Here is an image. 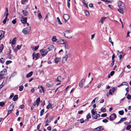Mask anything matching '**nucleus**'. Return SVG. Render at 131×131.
I'll use <instances>...</instances> for the list:
<instances>
[{
    "instance_id": "obj_1",
    "label": "nucleus",
    "mask_w": 131,
    "mask_h": 131,
    "mask_svg": "<svg viewBox=\"0 0 131 131\" xmlns=\"http://www.w3.org/2000/svg\"><path fill=\"white\" fill-rule=\"evenodd\" d=\"M64 35L65 37L67 38H72L73 36L72 31L71 30H66L65 32Z\"/></svg>"
},
{
    "instance_id": "obj_2",
    "label": "nucleus",
    "mask_w": 131,
    "mask_h": 131,
    "mask_svg": "<svg viewBox=\"0 0 131 131\" xmlns=\"http://www.w3.org/2000/svg\"><path fill=\"white\" fill-rule=\"evenodd\" d=\"M71 54L69 52L67 53L62 58V62L63 63H65L67 62V60L68 58L69 57H71Z\"/></svg>"
},
{
    "instance_id": "obj_3",
    "label": "nucleus",
    "mask_w": 131,
    "mask_h": 131,
    "mask_svg": "<svg viewBox=\"0 0 131 131\" xmlns=\"http://www.w3.org/2000/svg\"><path fill=\"white\" fill-rule=\"evenodd\" d=\"M31 28L30 27L24 28L22 31V32L24 34L27 35L30 32Z\"/></svg>"
},
{
    "instance_id": "obj_4",
    "label": "nucleus",
    "mask_w": 131,
    "mask_h": 131,
    "mask_svg": "<svg viewBox=\"0 0 131 131\" xmlns=\"http://www.w3.org/2000/svg\"><path fill=\"white\" fill-rule=\"evenodd\" d=\"M41 56H46L48 53V50L47 49H42L40 51Z\"/></svg>"
},
{
    "instance_id": "obj_5",
    "label": "nucleus",
    "mask_w": 131,
    "mask_h": 131,
    "mask_svg": "<svg viewBox=\"0 0 131 131\" xmlns=\"http://www.w3.org/2000/svg\"><path fill=\"white\" fill-rule=\"evenodd\" d=\"M118 5L120 8H125V5L124 3L120 1H118Z\"/></svg>"
},
{
    "instance_id": "obj_6",
    "label": "nucleus",
    "mask_w": 131,
    "mask_h": 131,
    "mask_svg": "<svg viewBox=\"0 0 131 131\" xmlns=\"http://www.w3.org/2000/svg\"><path fill=\"white\" fill-rule=\"evenodd\" d=\"M70 16L67 14H64L63 15V18L65 22H67V21L69 19Z\"/></svg>"
},
{
    "instance_id": "obj_7",
    "label": "nucleus",
    "mask_w": 131,
    "mask_h": 131,
    "mask_svg": "<svg viewBox=\"0 0 131 131\" xmlns=\"http://www.w3.org/2000/svg\"><path fill=\"white\" fill-rule=\"evenodd\" d=\"M117 88L113 87L112 89H110L109 90V93L110 95H112L113 93L115 92L116 91Z\"/></svg>"
},
{
    "instance_id": "obj_8",
    "label": "nucleus",
    "mask_w": 131,
    "mask_h": 131,
    "mask_svg": "<svg viewBox=\"0 0 131 131\" xmlns=\"http://www.w3.org/2000/svg\"><path fill=\"white\" fill-rule=\"evenodd\" d=\"M116 117V114L115 113L112 114L109 117L110 120L111 121H113Z\"/></svg>"
},
{
    "instance_id": "obj_9",
    "label": "nucleus",
    "mask_w": 131,
    "mask_h": 131,
    "mask_svg": "<svg viewBox=\"0 0 131 131\" xmlns=\"http://www.w3.org/2000/svg\"><path fill=\"white\" fill-rule=\"evenodd\" d=\"M53 117L54 116L53 115L50 116L49 117L47 118V119L46 122V123H50L53 118Z\"/></svg>"
},
{
    "instance_id": "obj_10",
    "label": "nucleus",
    "mask_w": 131,
    "mask_h": 131,
    "mask_svg": "<svg viewBox=\"0 0 131 131\" xmlns=\"http://www.w3.org/2000/svg\"><path fill=\"white\" fill-rule=\"evenodd\" d=\"M27 17H22V19L20 21L24 25H25L26 23L27 20Z\"/></svg>"
},
{
    "instance_id": "obj_11",
    "label": "nucleus",
    "mask_w": 131,
    "mask_h": 131,
    "mask_svg": "<svg viewBox=\"0 0 131 131\" xmlns=\"http://www.w3.org/2000/svg\"><path fill=\"white\" fill-rule=\"evenodd\" d=\"M32 57H33V59H34L35 58H36V60H37V59L40 56L39 54L38 53H37L36 54H35L34 53H33L32 54Z\"/></svg>"
},
{
    "instance_id": "obj_12",
    "label": "nucleus",
    "mask_w": 131,
    "mask_h": 131,
    "mask_svg": "<svg viewBox=\"0 0 131 131\" xmlns=\"http://www.w3.org/2000/svg\"><path fill=\"white\" fill-rule=\"evenodd\" d=\"M85 82V80L84 79H82L79 82V86L80 87H83V85L84 84Z\"/></svg>"
},
{
    "instance_id": "obj_13",
    "label": "nucleus",
    "mask_w": 131,
    "mask_h": 131,
    "mask_svg": "<svg viewBox=\"0 0 131 131\" xmlns=\"http://www.w3.org/2000/svg\"><path fill=\"white\" fill-rule=\"evenodd\" d=\"M103 127L100 126L94 129V131H100L103 130Z\"/></svg>"
},
{
    "instance_id": "obj_14",
    "label": "nucleus",
    "mask_w": 131,
    "mask_h": 131,
    "mask_svg": "<svg viewBox=\"0 0 131 131\" xmlns=\"http://www.w3.org/2000/svg\"><path fill=\"white\" fill-rule=\"evenodd\" d=\"M0 74L3 76L6 75L7 74V70L5 69H3L0 72Z\"/></svg>"
},
{
    "instance_id": "obj_15",
    "label": "nucleus",
    "mask_w": 131,
    "mask_h": 131,
    "mask_svg": "<svg viewBox=\"0 0 131 131\" xmlns=\"http://www.w3.org/2000/svg\"><path fill=\"white\" fill-rule=\"evenodd\" d=\"M54 107V104H51V103H49L46 107L47 109L53 108Z\"/></svg>"
},
{
    "instance_id": "obj_16",
    "label": "nucleus",
    "mask_w": 131,
    "mask_h": 131,
    "mask_svg": "<svg viewBox=\"0 0 131 131\" xmlns=\"http://www.w3.org/2000/svg\"><path fill=\"white\" fill-rule=\"evenodd\" d=\"M58 43L60 44H64L67 42V41L64 40L62 39H60L58 41Z\"/></svg>"
},
{
    "instance_id": "obj_17",
    "label": "nucleus",
    "mask_w": 131,
    "mask_h": 131,
    "mask_svg": "<svg viewBox=\"0 0 131 131\" xmlns=\"http://www.w3.org/2000/svg\"><path fill=\"white\" fill-rule=\"evenodd\" d=\"M38 17L39 20H41L42 19V15H41L40 12L39 10H38Z\"/></svg>"
},
{
    "instance_id": "obj_18",
    "label": "nucleus",
    "mask_w": 131,
    "mask_h": 131,
    "mask_svg": "<svg viewBox=\"0 0 131 131\" xmlns=\"http://www.w3.org/2000/svg\"><path fill=\"white\" fill-rule=\"evenodd\" d=\"M61 59L60 58L56 57L54 60V62L56 63H58L60 62Z\"/></svg>"
},
{
    "instance_id": "obj_19",
    "label": "nucleus",
    "mask_w": 131,
    "mask_h": 131,
    "mask_svg": "<svg viewBox=\"0 0 131 131\" xmlns=\"http://www.w3.org/2000/svg\"><path fill=\"white\" fill-rule=\"evenodd\" d=\"M53 45H51L48 47L47 50L48 51H49L52 50L53 49Z\"/></svg>"
},
{
    "instance_id": "obj_20",
    "label": "nucleus",
    "mask_w": 131,
    "mask_h": 131,
    "mask_svg": "<svg viewBox=\"0 0 131 131\" xmlns=\"http://www.w3.org/2000/svg\"><path fill=\"white\" fill-rule=\"evenodd\" d=\"M63 80V78L61 76H59L57 78V82H61Z\"/></svg>"
},
{
    "instance_id": "obj_21",
    "label": "nucleus",
    "mask_w": 131,
    "mask_h": 131,
    "mask_svg": "<svg viewBox=\"0 0 131 131\" xmlns=\"http://www.w3.org/2000/svg\"><path fill=\"white\" fill-rule=\"evenodd\" d=\"M16 37H14L13 39L12 42H11V43L12 45H14L16 43ZM10 43H11L10 41Z\"/></svg>"
},
{
    "instance_id": "obj_22",
    "label": "nucleus",
    "mask_w": 131,
    "mask_h": 131,
    "mask_svg": "<svg viewBox=\"0 0 131 131\" xmlns=\"http://www.w3.org/2000/svg\"><path fill=\"white\" fill-rule=\"evenodd\" d=\"M22 12L23 14L25 16H27L28 14V12L25 10H23L22 11Z\"/></svg>"
},
{
    "instance_id": "obj_23",
    "label": "nucleus",
    "mask_w": 131,
    "mask_h": 131,
    "mask_svg": "<svg viewBox=\"0 0 131 131\" xmlns=\"http://www.w3.org/2000/svg\"><path fill=\"white\" fill-rule=\"evenodd\" d=\"M106 18V17H102L100 19V21H99V23H101L102 24H103V21Z\"/></svg>"
},
{
    "instance_id": "obj_24",
    "label": "nucleus",
    "mask_w": 131,
    "mask_h": 131,
    "mask_svg": "<svg viewBox=\"0 0 131 131\" xmlns=\"http://www.w3.org/2000/svg\"><path fill=\"white\" fill-rule=\"evenodd\" d=\"M101 1H103L104 2H105L106 3H110L112 2L113 1V0H101Z\"/></svg>"
},
{
    "instance_id": "obj_25",
    "label": "nucleus",
    "mask_w": 131,
    "mask_h": 131,
    "mask_svg": "<svg viewBox=\"0 0 131 131\" xmlns=\"http://www.w3.org/2000/svg\"><path fill=\"white\" fill-rule=\"evenodd\" d=\"M40 102V97H38L37 99L36 100V103L37 105V106L39 105V104Z\"/></svg>"
},
{
    "instance_id": "obj_26",
    "label": "nucleus",
    "mask_w": 131,
    "mask_h": 131,
    "mask_svg": "<svg viewBox=\"0 0 131 131\" xmlns=\"http://www.w3.org/2000/svg\"><path fill=\"white\" fill-rule=\"evenodd\" d=\"M33 74V72L32 71H31L29 73H28L26 75V77L27 78H29Z\"/></svg>"
},
{
    "instance_id": "obj_27",
    "label": "nucleus",
    "mask_w": 131,
    "mask_h": 131,
    "mask_svg": "<svg viewBox=\"0 0 131 131\" xmlns=\"http://www.w3.org/2000/svg\"><path fill=\"white\" fill-rule=\"evenodd\" d=\"M18 99V96L17 95H15L13 99V100L14 101H17Z\"/></svg>"
},
{
    "instance_id": "obj_28",
    "label": "nucleus",
    "mask_w": 131,
    "mask_h": 131,
    "mask_svg": "<svg viewBox=\"0 0 131 131\" xmlns=\"http://www.w3.org/2000/svg\"><path fill=\"white\" fill-rule=\"evenodd\" d=\"M14 106L13 104H12L10 105L9 107V110L12 111L13 109L14 108Z\"/></svg>"
},
{
    "instance_id": "obj_29",
    "label": "nucleus",
    "mask_w": 131,
    "mask_h": 131,
    "mask_svg": "<svg viewBox=\"0 0 131 131\" xmlns=\"http://www.w3.org/2000/svg\"><path fill=\"white\" fill-rule=\"evenodd\" d=\"M124 8H119V9H118V11L119 12V13L123 14L124 12L123 10V9H124Z\"/></svg>"
},
{
    "instance_id": "obj_30",
    "label": "nucleus",
    "mask_w": 131,
    "mask_h": 131,
    "mask_svg": "<svg viewBox=\"0 0 131 131\" xmlns=\"http://www.w3.org/2000/svg\"><path fill=\"white\" fill-rule=\"evenodd\" d=\"M4 45L3 44H1L0 45V53L1 52L4 48Z\"/></svg>"
},
{
    "instance_id": "obj_31",
    "label": "nucleus",
    "mask_w": 131,
    "mask_h": 131,
    "mask_svg": "<svg viewBox=\"0 0 131 131\" xmlns=\"http://www.w3.org/2000/svg\"><path fill=\"white\" fill-rule=\"evenodd\" d=\"M57 40L56 38V37L55 36H54L52 37V40L53 41H56Z\"/></svg>"
},
{
    "instance_id": "obj_32",
    "label": "nucleus",
    "mask_w": 131,
    "mask_h": 131,
    "mask_svg": "<svg viewBox=\"0 0 131 131\" xmlns=\"http://www.w3.org/2000/svg\"><path fill=\"white\" fill-rule=\"evenodd\" d=\"M100 116V115L99 114H96L95 116L93 117V118L96 119L98 117H99Z\"/></svg>"
},
{
    "instance_id": "obj_33",
    "label": "nucleus",
    "mask_w": 131,
    "mask_h": 131,
    "mask_svg": "<svg viewBox=\"0 0 131 131\" xmlns=\"http://www.w3.org/2000/svg\"><path fill=\"white\" fill-rule=\"evenodd\" d=\"M126 119L125 118H121L120 121H119L118 122L119 123H121V122H123L126 120Z\"/></svg>"
},
{
    "instance_id": "obj_34",
    "label": "nucleus",
    "mask_w": 131,
    "mask_h": 131,
    "mask_svg": "<svg viewBox=\"0 0 131 131\" xmlns=\"http://www.w3.org/2000/svg\"><path fill=\"white\" fill-rule=\"evenodd\" d=\"M64 47L66 49H68L70 48V46L68 44H66L65 45Z\"/></svg>"
},
{
    "instance_id": "obj_35",
    "label": "nucleus",
    "mask_w": 131,
    "mask_h": 131,
    "mask_svg": "<svg viewBox=\"0 0 131 131\" xmlns=\"http://www.w3.org/2000/svg\"><path fill=\"white\" fill-rule=\"evenodd\" d=\"M53 85V84H50L49 83H47L46 84V85L49 87H51Z\"/></svg>"
},
{
    "instance_id": "obj_36",
    "label": "nucleus",
    "mask_w": 131,
    "mask_h": 131,
    "mask_svg": "<svg viewBox=\"0 0 131 131\" xmlns=\"http://www.w3.org/2000/svg\"><path fill=\"white\" fill-rule=\"evenodd\" d=\"M84 12L85 13L86 15L87 16H89L90 14L89 12L86 10H85L84 11Z\"/></svg>"
},
{
    "instance_id": "obj_37",
    "label": "nucleus",
    "mask_w": 131,
    "mask_h": 131,
    "mask_svg": "<svg viewBox=\"0 0 131 131\" xmlns=\"http://www.w3.org/2000/svg\"><path fill=\"white\" fill-rule=\"evenodd\" d=\"M24 88V87L23 86L21 85L19 86V90L20 91H21L23 90Z\"/></svg>"
},
{
    "instance_id": "obj_38",
    "label": "nucleus",
    "mask_w": 131,
    "mask_h": 131,
    "mask_svg": "<svg viewBox=\"0 0 131 131\" xmlns=\"http://www.w3.org/2000/svg\"><path fill=\"white\" fill-rule=\"evenodd\" d=\"M39 47V46H36L35 48H33L32 50L33 51L36 50L38 49Z\"/></svg>"
},
{
    "instance_id": "obj_39",
    "label": "nucleus",
    "mask_w": 131,
    "mask_h": 131,
    "mask_svg": "<svg viewBox=\"0 0 131 131\" xmlns=\"http://www.w3.org/2000/svg\"><path fill=\"white\" fill-rule=\"evenodd\" d=\"M40 88H41V89L40 90V92L41 93H42V92H44V91L43 88L42 87V86H40Z\"/></svg>"
},
{
    "instance_id": "obj_40",
    "label": "nucleus",
    "mask_w": 131,
    "mask_h": 131,
    "mask_svg": "<svg viewBox=\"0 0 131 131\" xmlns=\"http://www.w3.org/2000/svg\"><path fill=\"white\" fill-rule=\"evenodd\" d=\"M86 119H88L89 118H91V116L90 113H88L86 116Z\"/></svg>"
},
{
    "instance_id": "obj_41",
    "label": "nucleus",
    "mask_w": 131,
    "mask_h": 131,
    "mask_svg": "<svg viewBox=\"0 0 131 131\" xmlns=\"http://www.w3.org/2000/svg\"><path fill=\"white\" fill-rule=\"evenodd\" d=\"M126 98L129 100L131 99V96L129 94H128L126 96Z\"/></svg>"
},
{
    "instance_id": "obj_42",
    "label": "nucleus",
    "mask_w": 131,
    "mask_h": 131,
    "mask_svg": "<svg viewBox=\"0 0 131 131\" xmlns=\"http://www.w3.org/2000/svg\"><path fill=\"white\" fill-rule=\"evenodd\" d=\"M118 113L120 115H122L124 114V112L123 110L120 111H119Z\"/></svg>"
},
{
    "instance_id": "obj_43",
    "label": "nucleus",
    "mask_w": 131,
    "mask_h": 131,
    "mask_svg": "<svg viewBox=\"0 0 131 131\" xmlns=\"http://www.w3.org/2000/svg\"><path fill=\"white\" fill-rule=\"evenodd\" d=\"M57 20H58V23L60 25H62V23L60 20L59 18L58 17L57 18Z\"/></svg>"
},
{
    "instance_id": "obj_44",
    "label": "nucleus",
    "mask_w": 131,
    "mask_h": 131,
    "mask_svg": "<svg viewBox=\"0 0 131 131\" xmlns=\"http://www.w3.org/2000/svg\"><path fill=\"white\" fill-rule=\"evenodd\" d=\"M5 104V103L3 102H0V106H1L3 107Z\"/></svg>"
},
{
    "instance_id": "obj_45",
    "label": "nucleus",
    "mask_w": 131,
    "mask_h": 131,
    "mask_svg": "<svg viewBox=\"0 0 131 131\" xmlns=\"http://www.w3.org/2000/svg\"><path fill=\"white\" fill-rule=\"evenodd\" d=\"M82 3L85 7L88 8V4H87L84 2H82Z\"/></svg>"
},
{
    "instance_id": "obj_46",
    "label": "nucleus",
    "mask_w": 131,
    "mask_h": 131,
    "mask_svg": "<svg viewBox=\"0 0 131 131\" xmlns=\"http://www.w3.org/2000/svg\"><path fill=\"white\" fill-rule=\"evenodd\" d=\"M109 41L110 42H111L112 43V46H113V42L112 41L111 38V37H110L109 38Z\"/></svg>"
},
{
    "instance_id": "obj_47",
    "label": "nucleus",
    "mask_w": 131,
    "mask_h": 131,
    "mask_svg": "<svg viewBox=\"0 0 131 131\" xmlns=\"http://www.w3.org/2000/svg\"><path fill=\"white\" fill-rule=\"evenodd\" d=\"M4 62V59L3 58H2L0 59V62L3 63Z\"/></svg>"
},
{
    "instance_id": "obj_48",
    "label": "nucleus",
    "mask_w": 131,
    "mask_h": 131,
    "mask_svg": "<svg viewBox=\"0 0 131 131\" xmlns=\"http://www.w3.org/2000/svg\"><path fill=\"white\" fill-rule=\"evenodd\" d=\"M131 128V125H128L126 127V129L127 130H129Z\"/></svg>"
},
{
    "instance_id": "obj_49",
    "label": "nucleus",
    "mask_w": 131,
    "mask_h": 131,
    "mask_svg": "<svg viewBox=\"0 0 131 131\" xmlns=\"http://www.w3.org/2000/svg\"><path fill=\"white\" fill-rule=\"evenodd\" d=\"M44 112V110L43 109L40 112V116H42Z\"/></svg>"
},
{
    "instance_id": "obj_50",
    "label": "nucleus",
    "mask_w": 131,
    "mask_h": 131,
    "mask_svg": "<svg viewBox=\"0 0 131 131\" xmlns=\"http://www.w3.org/2000/svg\"><path fill=\"white\" fill-rule=\"evenodd\" d=\"M12 62V61L10 60H8L6 61V65H8L9 64L11 63Z\"/></svg>"
},
{
    "instance_id": "obj_51",
    "label": "nucleus",
    "mask_w": 131,
    "mask_h": 131,
    "mask_svg": "<svg viewBox=\"0 0 131 131\" xmlns=\"http://www.w3.org/2000/svg\"><path fill=\"white\" fill-rule=\"evenodd\" d=\"M91 113L93 115H95V111L94 109L91 110Z\"/></svg>"
},
{
    "instance_id": "obj_52",
    "label": "nucleus",
    "mask_w": 131,
    "mask_h": 131,
    "mask_svg": "<svg viewBox=\"0 0 131 131\" xmlns=\"http://www.w3.org/2000/svg\"><path fill=\"white\" fill-rule=\"evenodd\" d=\"M28 1V0H22L21 1V3L22 4H24L25 2H27Z\"/></svg>"
},
{
    "instance_id": "obj_53",
    "label": "nucleus",
    "mask_w": 131,
    "mask_h": 131,
    "mask_svg": "<svg viewBox=\"0 0 131 131\" xmlns=\"http://www.w3.org/2000/svg\"><path fill=\"white\" fill-rule=\"evenodd\" d=\"M101 111L103 112H104L106 111V109L104 108H102L101 109Z\"/></svg>"
},
{
    "instance_id": "obj_54",
    "label": "nucleus",
    "mask_w": 131,
    "mask_h": 131,
    "mask_svg": "<svg viewBox=\"0 0 131 131\" xmlns=\"http://www.w3.org/2000/svg\"><path fill=\"white\" fill-rule=\"evenodd\" d=\"M107 114L106 113H105L102 114L101 115V116L102 117H104L107 116Z\"/></svg>"
},
{
    "instance_id": "obj_55",
    "label": "nucleus",
    "mask_w": 131,
    "mask_h": 131,
    "mask_svg": "<svg viewBox=\"0 0 131 131\" xmlns=\"http://www.w3.org/2000/svg\"><path fill=\"white\" fill-rule=\"evenodd\" d=\"M14 95V94L13 93H12L10 95V97H9V98L10 99H11L13 97V96Z\"/></svg>"
},
{
    "instance_id": "obj_56",
    "label": "nucleus",
    "mask_w": 131,
    "mask_h": 131,
    "mask_svg": "<svg viewBox=\"0 0 131 131\" xmlns=\"http://www.w3.org/2000/svg\"><path fill=\"white\" fill-rule=\"evenodd\" d=\"M97 99H98L97 97L95 98V99L93 100V101L92 102V104L93 103H94L95 102V100H97Z\"/></svg>"
},
{
    "instance_id": "obj_57",
    "label": "nucleus",
    "mask_w": 131,
    "mask_h": 131,
    "mask_svg": "<svg viewBox=\"0 0 131 131\" xmlns=\"http://www.w3.org/2000/svg\"><path fill=\"white\" fill-rule=\"evenodd\" d=\"M7 18H5L3 20V22L4 24H5L6 23V21Z\"/></svg>"
},
{
    "instance_id": "obj_58",
    "label": "nucleus",
    "mask_w": 131,
    "mask_h": 131,
    "mask_svg": "<svg viewBox=\"0 0 131 131\" xmlns=\"http://www.w3.org/2000/svg\"><path fill=\"white\" fill-rule=\"evenodd\" d=\"M114 71H111L110 73V75H111V76H112L114 74Z\"/></svg>"
},
{
    "instance_id": "obj_59",
    "label": "nucleus",
    "mask_w": 131,
    "mask_h": 131,
    "mask_svg": "<svg viewBox=\"0 0 131 131\" xmlns=\"http://www.w3.org/2000/svg\"><path fill=\"white\" fill-rule=\"evenodd\" d=\"M25 107V106L24 105H20V107L21 109H22L24 108Z\"/></svg>"
},
{
    "instance_id": "obj_60",
    "label": "nucleus",
    "mask_w": 131,
    "mask_h": 131,
    "mask_svg": "<svg viewBox=\"0 0 131 131\" xmlns=\"http://www.w3.org/2000/svg\"><path fill=\"white\" fill-rule=\"evenodd\" d=\"M80 120L81 123H84L85 121V120L84 121L82 119H81Z\"/></svg>"
},
{
    "instance_id": "obj_61",
    "label": "nucleus",
    "mask_w": 131,
    "mask_h": 131,
    "mask_svg": "<svg viewBox=\"0 0 131 131\" xmlns=\"http://www.w3.org/2000/svg\"><path fill=\"white\" fill-rule=\"evenodd\" d=\"M4 82V81H3L2 84L0 85V89L2 88L3 86L4 85L3 84V83Z\"/></svg>"
},
{
    "instance_id": "obj_62",
    "label": "nucleus",
    "mask_w": 131,
    "mask_h": 131,
    "mask_svg": "<svg viewBox=\"0 0 131 131\" xmlns=\"http://www.w3.org/2000/svg\"><path fill=\"white\" fill-rule=\"evenodd\" d=\"M16 22V20L15 19H14L12 21V23L13 24H15Z\"/></svg>"
},
{
    "instance_id": "obj_63",
    "label": "nucleus",
    "mask_w": 131,
    "mask_h": 131,
    "mask_svg": "<svg viewBox=\"0 0 131 131\" xmlns=\"http://www.w3.org/2000/svg\"><path fill=\"white\" fill-rule=\"evenodd\" d=\"M102 122H103L106 123L108 122V120L107 119H105L103 120Z\"/></svg>"
},
{
    "instance_id": "obj_64",
    "label": "nucleus",
    "mask_w": 131,
    "mask_h": 131,
    "mask_svg": "<svg viewBox=\"0 0 131 131\" xmlns=\"http://www.w3.org/2000/svg\"><path fill=\"white\" fill-rule=\"evenodd\" d=\"M95 34H94L91 36V39H92L94 37Z\"/></svg>"
}]
</instances>
